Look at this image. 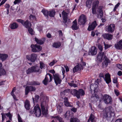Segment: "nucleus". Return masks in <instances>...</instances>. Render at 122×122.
Masks as SVG:
<instances>
[{
	"label": "nucleus",
	"mask_w": 122,
	"mask_h": 122,
	"mask_svg": "<svg viewBox=\"0 0 122 122\" xmlns=\"http://www.w3.org/2000/svg\"><path fill=\"white\" fill-rule=\"evenodd\" d=\"M105 54V52H99L97 56V58L100 62H102L104 60L103 63L107 66L108 63H110V61L108 58L106 57Z\"/></svg>",
	"instance_id": "f257e3e1"
},
{
	"label": "nucleus",
	"mask_w": 122,
	"mask_h": 122,
	"mask_svg": "<svg viewBox=\"0 0 122 122\" xmlns=\"http://www.w3.org/2000/svg\"><path fill=\"white\" fill-rule=\"evenodd\" d=\"M48 101L46 102L44 101L41 102V106L42 112V116L43 115L45 117H47L48 116V104L47 102Z\"/></svg>",
	"instance_id": "f03ea898"
},
{
	"label": "nucleus",
	"mask_w": 122,
	"mask_h": 122,
	"mask_svg": "<svg viewBox=\"0 0 122 122\" xmlns=\"http://www.w3.org/2000/svg\"><path fill=\"white\" fill-rule=\"evenodd\" d=\"M30 113H34L37 117H39L41 115V110L38 105L37 104L34 107L33 110L30 111Z\"/></svg>",
	"instance_id": "7ed1b4c3"
},
{
	"label": "nucleus",
	"mask_w": 122,
	"mask_h": 122,
	"mask_svg": "<svg viewBox=\"0 0 122 122\" xmlns=\"http://www.w3.org/2000/svg\"><path fill=\"white\" fill-rule=\"evenodd\" d=\"M83 58H81V61L78 65L75 66L73 69V71L74 73L80 71L81 70H82L83 68V66L86 65L85 63H84L83 61Z\"/></svg>",
	"instance_id": "20e7f679"
},
{
	"label": "nucleus",
	"mask_w": 122,
	"mask_h": 122,
	"mask_svg": "<svg viewBox=\"0 0 122 122\" xmlns=\"http://www.w3.org/2000/svg\"><path fill=\"white\" fill-rule=\"evenodd\" d=\"M83 58H81V61L78 65L75 66L73 69V71L74 73L80 71L81 70H82L83 68V66L86 65L85 63H84L83 61Z\"/></svg>",
	"instance_id": "39448f33"
},
{
	"label": "nucleus",
	"mask_w": 122,
	"mask_h": 122,
	"mask_svg": "<svg viewBox=\"0 0 122 122\" xmlns=\"http://www.w3.org/2000/svg\"><path fill=\"white\" fill-rule=\"evenodd\" d=\"M112 109L111 107H109L105 108L103 111V115L105 117H110L112 116V114L113 112L111 111Z\"/></svg>",
	"instance_id": "423d86ee"
},
{
	"label": "nucleus",
	"mask_w": 122,
	"mask_h": 122,
	"mask_svg": "<svg viewBox=\"0 0 122 122\" xmlns=\"http://www.w3.org/2000/svg\"><path fill=\"white\" fill-rule=\"evenodd\" d=\"M99 76L100 77L103 78L106 83L107 84H109L111 81L110 75L108 73H106L105 75L104 76L103 73L100 74Z\"/></svg>",
	"instance_id": "0eeeda50"
},
{
	"label": "nucleus",
	"mask_w": 122,
	"mask_h": 122,
	"mask_svg": "<svg viewBox=\"0 0 122 122\" xmlns=\"http://www.w3.org/2000/svg\"><path fill=\"white\" fill-rule=\"evenodd\" d=\"M16 21L18 22L21 23L26 28L31 27V23L28 20L25 21L24 20L21 19H18L16 20Z\"/></svg>",
	"instance_id": "6e6552de"
},
{
	"label": "nucleus",
	"mask_w": 122,
	"mask_h": 122,
	"mask_svg": "<svg viewBox=\"0 0 122 122\" xmlns=\"http://www.w3.org/2000/svg\"><path fill=\"white\" fill-rule=\"evenodd\" d=\"M102 99L104 102L106 104L111 103L112 102V98L111 97L107 94L104 95Z\"/></svg>",
	"instance_id": "1a4fd4ad"
},
{
	"label": "nucleus",
	"mask_w": 122,
	"mask_h": 122,
	"mask_svg": "<svg viewBox=\"0 0 122 122\" xmlns=\"http://www.w3.org/2000/svg\"><path fill=\"white\" fill-rule=\"evenodd\" d=\"M86 16L83 14L81 15L78 19V24L81 25L84 24L86 21Z\"/></svg>",
	"instance_id": "9d476101"
},
{
	"label": "nucleus",
	"mask_w": 122,
	"mask_h": 122,
	"mask_svg": "<svg viewBox=\"0 0 122 122\" xmlns=\"http://www.w3.org/2000/svg\"><path fill=\"white\" fill-rule=\"evenodd\" d=\"M39 71V68L37 66H33L29 68L26 71L27 74H28L33 72H38Z\"/></svg>",
	"instance_id": "9b49d317"
},
{
	"label": "nucleus",
	"mask_w": 122,
	"mask_h": 122,
	"mask_svg": "<svg viewBox=\"0 0 122 122\" xmlns=\"http://www.w3.org/2000/svg\"><path fill=\"white\" fill-rule=\"evenodd\" d=\"M31 47L32 48V50L33 52H37L41 51L42 48L41 46L36 44L32 45L31 46Z\"/></svg>",
	"instance_id": "f8f14e48"
},
{
	"label": "nucleus",
	"mask_w": 122,
	"mask_h": 122,
	"mask_svg": "<svg viewBox=\"0 0 122 122\" xmlns=\"http://www.w3.org/2000/svg\"><path fill=\"white\" fill-rule=\"evenodd\" d=\"M53 79L56 85H57L58 84H60L62 81L59 75L58 74H53Z\"/></svg>",
	"instance_id": "ddd939ff"
},
{
	"label": "nucleus",
	"mask_w": 122,
	"mask_h": 122,
	"mask_svg": "<svg viewBox=\"0 0 122 122\" xmlns=\"http://www.w3.org/2000/svg\"><path fill=\"white\" fill-rule=\"evenodd\" d=\"M37 57V55L34 54H32L30 55H27L26 58L28 60H30L32 62H34Z\"/></svg>",
	"instance_id": "4468645a"
},
{
	"label": "nucleus",
	"mask_w": 122,
	"mask_h": 122,
	"mask_svg": "<svg viewBox=\"0 0 122 122\" xmlns=\"http://www.w3.org/2000/svg\"><path fill=\"white\" fill-rule=\"evenodd\" d=\"M97 51L96 48L94 46H92L89 50L88 54L91 55H95L97 54Z\"/></svg>",
	"instance_id": "2eb2a0df"
},
{
	"label": "nucleus",
	"mask_w": 122,
	"mask_h": 122,
	"mask_svg": "<svg viewBox=\"0 0 122 122\" xmlns=\"http://www.w3.org/2000/svg\"><path fill=\"white\" fill-rule=\"evenodd\" d=\"M36 90V88L35 87L31 86H27L25 89V94H27L29 91H34Z\"/></svg>",
	"instance_id": "dca6fc26"
},
{
	"label": "nucleus",
	"mask_w": 122,
	"mask_h": 122,
	"mask_svg": "<svg viewBox=\"0 0 122 122\" xmlns=\"http://www.w3.org/2000/svg\"><path fill=\"white\" fill-rule=\"evenodd\" d=\"M115 25L113 24H111L108 26L106 27L108 32L112 33L114 30Z\"/></svg>",
	"instance_id": "f3484780"
},
{
	"label": "nucleus",
	"mask_w": 122,
	"mask_h": 122,
	"mask_svg": "<svg viewBox=\"0 0 122 122\" xmlns=\"http://www.w3.org/2000/svg\"><path fill=\"white\" fill-rule=\"evenodd\" d=\"M97 25L96 21H95L92 22L91 25L89 26L87 30L89 31L93 30L94 29Z\"/></svg>",
	"instance_id": "a211bd4d"
},
{
	"label": "nucleus",
	"mask_w": 122,
	"mask_h": 122,
	"mask_svg": "<svg viewBox=\"0 0 122 122\" xmlns=\"http://www.w3.org/2000/svg\"><path fill=\"white\" fill-rule=\"evenodd\" d=\"M62 14L64 20V22L66 23L69 21V19L67 18V14L66 12L63 11L62 12Z\"/></svg>",
	"instance_id": "6ab92c4d"
},
{
	"label": "nucleus",
	"mask_w": 122,
	"mask_h": 122,
	"mask_svg": "<svg viewBox=\"0 0 122 122\" xmlns=\"http://www.w3.org/2000/svg\"><path fill=\"white\" fill-rule=\"evenodd\" d=\"M103 37L105 39L109 40L112 39L113 38L112 35L108 33H105L102 35Z\"/></svg>",
	"instance_id": "aec40b11"
},
{
	"label": "nucleus",
	"mask_w": 122,
	"mask_h": 122,
	"mask_svg": "<svg viewBox=\"0 0 122 122\" xmlns=\"http://www.w3.org/2000/svg\"><path fill=\"white\" fill-rule=\"evenodd\" d=\"M116 48L118 49H121L122 48V39L115 45Z\"/></svg>",
	"instance_id": "412c9836"
},
{
	"label": "nucleus",
	"mask_w": 122,
	"mask_h": 122,
	"mask_svg": "<svg viewBox=\"0 0 122 122\" xmlns=\"http://www.w3.org/2000/svg\"><path fill=\"white\" fill-rule=\"evenodd\" d=\"M64 105L66 107H72L73 106L70 104L68 102V99L67 98H65L64 99Z\"/></svg>",
	"instance_id": "4be33fe9"
},
{
	"label": "nucleus",
	"mask_w": 122,
	"mask_h": 122,
	"mask_svg": "<svg viewBox=\"0 0 122 122\" xmlns=\"http://www.w3.org/2000/svg\"><path fill=\"white\" fill-rule=\"evenodd\" d=\"M78 91L75 89L72 90L70 92V93L74 96H76L78 99L79 98V96L78 94Z\"/></svg>",
	"instance_id": "5701e85b"
},
{
	"label": "nucleus",
	"mask_w": 122,
	"mask_h": 122,
	"mask_svg": "<svg viewBox=\"0 0 122 122\" xmlns=\"http://www.w3.org/2000/svg\"><path fill=\"white\" fill-rule=\"evenodd\" d=\"M1 115H2V118H5V116L6 115L8 117H9L10 120H11L12 115L10 112H9L7 113H1Z\"/></svg>",
	"instance_id": "b1692460"
},
{
	"label": "nucleus",
	"mask_w": 122,
	"mask_h": 122,
	"mask_svg": "<svg viewBox=\"0 0 122 122\" xmlns=\"http://www.w3.org/2000/svg\"><path fill=\"white\" fill-rule=\"evenodd\" d=\"M8 57V56L5 54H0V59L2 61H4Z\"/></svg>",
	"instance_id": "393cba45"
},
{
	"label": "nucleus",
	"mask_w": 122,
	"mask_h": 122,
	"mask_svg": "<svg viewBox=\"0 0 122 122\" xmlns=\"http://www.w3.org/2000/svg\"><path fill=\"white\" fill-rule=\"evenodd\" d=\"M77 24L76 19H75L73 22V25L72 27V29L74 30H76L78 29L77 26Z\"/></svg>",
	"instance_id": "a878e982"
},
{
	"label": "nucleus",
	"mask_w": 122,
	"mask_h": 122,
	"mask_svg": "<svg viewBox=\"0 0 122 122\" xmlns=\"http://www.w3.org/2000/svg\"><path fill=\"white\" fill-rule=\"evenodd\" d=\"M93 0H87L86 2V6L88 8L91 7V5Z\"/></svg>",
	"instance_id": "bb28decb"
},
{
	"label": "nucleus",
	"mask_w": 122,
	"mask_h": 122,
	"mask_svg": "<svg viewBox=\"0 0 122 122\" xmlns=\"http://www.w3.org/2000/svg\"><path fill=\"white\" fill-rule=\"evenodd\" d=\"M98 86L96 84H92L90 85V88L91 90H93L95 92H96V90Z\"/></svg>",
	"instance_id": "cd10ccee"
},
{
	"label": "nucleus",
	"mask_w": 122,
	"mask_h": 122,
	"mask_svg": "<svg viewBox=\"0 0 122 122\" xmlns=\"http://www.w3.org/2000/svg\"><path fill=\"white\" fill-rule=\"evenodd\" d=\"M35 39L37 43L40 44H42L44 43V41L43 40V39H39L36 37L35 38Z\"/></svg>",
	"instance_id": "c85d7f7f"
},
{
	"label": "nucleus",
	"mask_w": 122,
	"mask_h": 122,
	"mask_svg": "<svg viewBox=\"0 0 122 122\" xmlns=\"http://www.w3.org/2000/svg\"><path fill=\"white\" fill-rule=\"evenodd\" d=\"M30 105L29 102L27 100H26L25 102V107L27 110H29L30 109Z\"/></svg>",
	"instance_id": "c756f323"
},
{
	"label": "nucleus",
	"mask_w": 122,
	"mask_h": 122,
	"mask_svg": "<svg viewBox=\"0 0 122 122\" xmlns=\"http://www.w3.org/2000/svg\"><path fill=\"white\" fill-rule=\"evenodd\" d=\"M78 94L79 96V98H80V96L81 95L83 96L85 94L84 92L82 89H79L78 91Z\"/></svg>",
	"instance_id": "7c9ffc66"
},
{
	"label": "nucleus",
	"mask_w": 122,
	"mask_h": 122,
	"mask_svg": "<svg viewBox=\"0 0 122 122\" xmlns=\"http://www.w3.org/2000/svg\"><path fill=\"white\" fill-rule=\"evenodd\" d=\"M97 11L99 13L101 17H102L103 15L102 7V6H99L98 8Z\"/></svg>",
	"instance_id": "2f4dec72"
},
{
	"label": "nucleus",
	"mask_w": 122,
	"mask_h": 122,
	"mask_svg": "<svg viewBox=\"0 0 122 122\" xmlns=\"http://www.w3.org/2000/svg\"><path fill=\"white\" fill-rule=\"evenodd\" d=\"M41 12L45 15V16H46L47 18H48L49 11H48L46 10H43L41 11Z\"/></svg>",
	"instance_id": "473e14b6"
},
{
	"label": "nucleus",
	"mask_w": 122,
	"mask_h": 122,
	"mask_svg": "<svg viewBox=\"0 0 122 122\" xmlns=\"http://www.w3.org/2000/svg\"><path fill=\"white\" fill-rule=\"evenodd\" d=\"M99 2L98 0H95L93 3L92 7L97 8L98 6Z\"/></svg>",
	"instance_id": "72a5a7b5"
},
{
	"label": "nucleus",
	"mask_w": 122,
	"mask_h": 122,
	"mask_svg": "<svg viewBox=\"0 0 122 122\" xmlns=\"http://www.w3.org/2000/svg\"><path fill=\"white\" fill-rule=\"evenodd\" d=\"M40 83L38 81H32L30 83L29 85H39Z\"/></svg>",
	"instance_id": "f704fd0d"
},
{
	"label": "nucleus",
	"mask_w": 122,
	"mask_h": 122,
	"mask_svg": "<svg viewBox=\"0 0 122 122\" xmlns=\"http://www.w3.org/2000/svg\"><path fill=\"white\" fill-rule=\"evenodd\" d=\"M18 27V24L16 23H14L11 24V28L12 29H15L17 28Z\"/></svg>",
	"instance_id": "c9c22d12"
},
{
	"label": "nucleus",
	"mask_w": 122,
	"mask_h": 122,
	"mask_svg": "<svg viewBox=\"0 0 122 122\" xmlns=\"http://www.w3.org/2000/svg\"><path fill=\"white\" fill-rule=\"evenodd\" d=\"M55 11L54 10L49 11L48 15L50 17H53L55 15Z\"/></svg>",
	"instance_id": "e433bc0d"
},
{
	"label": "nucleus",
	"mask_w": 122,
	"mask_h": 122,
	"mask_svg": "<svg viewBox=\"0 0 122 122\" xmlns=\"http://www.w3.org/2000/svg\"><path fill=\"white\" fill-rule=\"evenodd\" d=\"M71 113V112L70 111H67L66 113L65 114V116L66 118L68 119L70 117V113Z\"/></svg>",
	"instance_id": "4c0bfd02"
},
{
	"label": "nucleus",
	"mask_w": 122,
	"mask_h": 122,
	"mask_svg": "<svg viewBox=\"0 0 122 122\" xmlns=\"http://www.w3.org/2000/svg\"><path fill=\"white\" fill-rule=\"evenodd\" d=\"M61 45V44L60 43H54L52 45V46L53 47H55L56 48H58Z\"/></svg>",
	"instance_id": "58836bf2"
},
{
	"label": "nucleus",
	"mask_w": 122,
	"mask_h": 122,
	"mask_svg": "<svg viewBox=\"0 0 122 122\" xmlns=\"http://www.w3.org/2000/svg\"><path fill=\"white\" fill-rule=\"evenodd\" d=\"M16 90V88L15 87H14L12 90V91L11 93V95L14 98L15 100H16V97L15 96L14 94V92Z\"/></svg>",
	"instance_id": "ea45409f"
},
{
	"label": "nucleus",
	"mask_w": 122,
	"mask_h": 122,
	"mask_svg": "<svg viewBox=\"0 0 122 122\" xmlns=\"http://www.w3.org/2000/svg\"><path fill=\"white\" fill-rule=\"evenodd\" d=\"M48 80V79L47 77V75H46L45 79L43 81V83L44 85H46L47 84Z\"/></svg>",
	"instance_id": "a19ab883"
},
{
	"label": "nucleus",
	"mask_w": 122,
	"mask_h": 122,
	"mask_svg": "<svg viewBox=\"0 0 122 122\" xmlns=\"http://www.w3.org/2000/svg\"><path fill=\"white\" fill-rule=\"evenodd\" d=\"M52 118H54L55 119H56L58 120L60 122H64L62 120V119L59 116H56L55 117L52 116Z\"/></svg>",
	"instance_id": "79ce46f5"
},
{
	"label": "nucleus",
	"mask_w": 122,
	"mask_h": 122,
	"mask_svg": "<svg viewBox=\"0 0 122 122\" xmlns=\"http://www.w3.org/2000/svg\"><path fill=\"white\" fill-rule=\"evenodd\" d=\"M94 115L91 114L89 117V120H90L91 122H95V121L94 120Z\"/></svg>",
	"instance_id": "37998d69"
},
{
	"label": "nucleus",
	"mask_w": 122,
	"mask_h": 122,
	"mask_svg": "<svg viewBox=\"0 0 122 122\" xmlns=\"http://www.w3.org/2000/svg\"><path fill=\"white\" fill-rule=\"evenodd\" d=\"M70 122H79V121L76 118H71Z\"/></svg>",
	"instance_id": "c03bdc74"
},
{
	"label": "nucleus",
	"mask_w": 122,
	"mask_h": 122,
	"mask_svg": "<svg viewBox=\"0 0 122 122\" xmlns=\"http://www.w3.org/2000/svg\"><path fill=\"white\" fill-rule=\"evenodd\" d=\"M28 29V31L30 34L32 35H34V32L33 29L30 28V27H29L27 28Z\"/></svg>",
	"instance_id": "a18cd8bd"
},
{
	"label": "nucleus",
	"mask_w": 122,
	"mask_h": 122,
	"mask_svg": "<svg viewBox=\"0 0 122 122\" xmlns=\"http://www.w3.org/2000/svg\"><path fill=\"white\" fill-rule=\"evenodd\" d=\"M40 68L42 69L43 68L45 69V65L42 62L40 61Z\"/></svg>",
	"instance_id": "49530a36"
},
{
	"label": "nucleus",
	"mask_w": 122,
	"mask_h": 122,
	"mask_svg": "<svg viewBox=\"0 0 122 122\" xmlns=\"http://www.w3.org/2000/svg\"><path fill=\"white\" fill-rule=\"evenodd\" d=\"M0 72L1 76L5 75L6 74V72L5 69H1L0 70Z\"/></svg>",
	"instance_id": "de8ad7c7"
},
{
	"label": "nucleus",
	"mask_w": 122,
	"mask_h": 122,
	"mask_svg": "<svg viewBox=\"0 0 122 122\" xmlns=\"http://www.w3.org/2000/svg\"><path fill=\"white\" fill-rule=\"evenodd\" d=\"M104 45L105 46V49H107L109 48L112 46L111 45L105 44L104 42Z\"/></svg>",
	"instance_id": "09e8293b"
},
{
	"label": "nucleus",
	"mask_w": 122,
	"mask_h": 122,
	"mask_svg": "<svg viewBox=\"0 0 122 122\" xmlns=\"http://www.w3.org/2000/svg\"><path fill=\"white\" fill-rule=\"evenodd\" d=\"M96 8L92 7V14H95L96 13L97 11Z\"/></svg>",
	"instance_id": "8fccbe9b"
},
{
	"label": "nucleus",
	"mask_w": 122,
	"mask_h": 122,
	"mask_svg": "<svg viewBox=\"0 0 122 122\" xmlns=\"http://www.w3.org/2000/svg\"><path fill=\"white\" fill-rule=\"evenodd\" d=\"M57 109L59 113H61L62 111L61 107L60 106H58L57 107Z\"/></svg>",
	"instance_id": "3c124183"
},
{
	"label": "nucleus",
	"mask_w": 122,
	"mask_h": 122,
	"mask_svg": "<svg viewBox=\"0 0 122 122\" xmlns=\"http://www.w3.org/2000/svg\"><path fill=\"white\" fill-rule=\"evenodd\" d=\"M70 90L69 89H66L64 91L61 92L65 94V93L70 92Z\"/></svg>",
	"instance_id": "603ef678"
},
{
	"label": "nucleus",
	"mask_w": 122,
	"mask_h": 122,
	"mask_svg": "<svg viewBox=\"0 0 122 122\" xmlns=\"http://www.w3.org/2000/svg\"><path fill=\"white\" fill-rule=\"evenodd\" d=\"M68 84L69 86H73L74 87H77V85L74 83H68Z\"/></svg>",
	"instance_id": "864d4df0"
},
{
	"label": "nucleus",
	"mask_w": 122,
	"mask_h": 122,
	"mask_svg": "<svg viewBox=\"0 0 122 122\" xmlns=\"http://www.w3.org/2000/svg\"><path fill=\"white\" fill-rule=\"evenodd\" d=\"M57 62V61L54 60L53 61L51 62L49 64V65L50 66H52L55 63H56Z\"/></svg>",
	"instance_id": "5fc2aeb1"
},
{
	"label": "nucleus",
	"mask_w": 122,
	"mask_h": 122,
	"mask_svg": "<svg viewBox=\"0 0 122 122\" xmlns=\"http://www.w3.org/2000/svg\"><path fill=\"white\" fill-rule=\"evenodd\" d=\"M120 4V3H118L117 5H116L114 8L113 11H115L116 10V9L118 8Z\"/></svg>",
	"instance_id": "6e6d98bb"
},
{
	"label": "nucleus",
	"mask_w": 122,
	"mask_h": 122,
	"mask_svg": "<svg viewBox=\"0 0 122 122\" xmlns=\"http://www.w3.org/2000/svg\"><path fill=\"white\" fill-rule=\"evenodd\" d=\"M18 122H22V119L19 114H18Z\"/></svg>",
	"instance_id": "4d7b16f0"
},
{
	"label": "nucleus",
	"mask_w": 122,
	"mask_h": 122,
	"mask_svg": "<svg viewBox=\"0 0 122 122\" xmlns=\"http://www.w3.org/2000/svg\"><path fill=\"white\" fill-rule=\"evenodd\" d=\"M35 16L32 15H30L29 16V19L31 20L35 19Z\"/></svg>",
	"instance_id": "13d9d810"
},
{
	"label": "nucleus",
	"mask_w": 122,
	"mask_h": 122,
	"mask_svg": "<svg viewBox=\"0 0 122 122\" xmlns=\"http://www.w3.org/2000/svg\"><path fill=\"white\" fill-rule=\"evenodd\" d=\"M117 67L119 69L122 70V65L120 64L117 65Z\"/></svg>",
	"instance_id": "bf43d9fd"
},
{
	"label": "nucleus",
	"mask_w": 122,
	"mask_h": 122,
	"mask_svg": "<svg viewBox=\"0 0 122 122\" xmlns=\"http://www.w3.org/2000/svg\"><path fill=\"white\" fill-rule=\"evenodd\" d=\"M117 78L115 77L113 79V82L114 83H116L117 81Z\"/></svg>",
	"instance_id": "052dcab7"
},
{
	"label": "nucleus",
	"mask_w": 122,
	"mask_h": 122,
	"mask_svg": "<svg viewBox=\"0 0 122 122\" xmlns=\"http://www.w3.org/2000/svg\"><path fill=\"white\" fill-rule=\"evenodd\" d=\"M114 92L115 94H116L117 96L119 95V92L118 90L115 89L114 90Z\"/></svg>",
	"instance_id": "680f3d73"
},
{
	"label": "nucleus",
	"mask_w": 122,
	"mask_h": 122,
	"mask_svg": "<svg viewBox=\"0 0 122 122\" xmlns=\"http://www.w3.org/2000/svg\"><path fill=\"white\" fill-rule=\"evenodd\" d=\"M98 47L99 49L101 51L100 52H102V51L103 48L102 46L101 45H99L98 46Z\"/></svg>",
	"instance_id": "e2e57ef3"
},
{
	"label": "nucleus",
	"mask_w": 122,
	"mask_h": 122,
	"mask_svg": "<svg viewBox=\"0 0 122 122\" xmlns=\"http://www.w3.org/2000/svg\"><path fill=\"white\" fill-rule=\"evenodd\" d=\"M39 97L38 95L35 96V99L36 102H37L38 100Z\"/></svg>",
	"instance_id": "0e129e2a"
},
{
	"label": "nucleus",
	"mask_w": 122,
	"mask_h": 122,
	"mask_svg": "<svg viewBox=\"0 0 122 122\" xmlns=\"http://www.w3.org/2000/svg\"><path fill=\"white\" fill-rule=\"evenodd\" d=\"M48 74L49 75V76H50V81H52V79H53V77H52V76L51 75V74Z\"/></svg>",
	"instance_id": "69168bd1"
},
{
	"label": "nucleus",
	"mask_w": 122,
	"mask_h": 122,
	"mask_svg": "<svg viewBox=\"0 0 122 122\" xmlns=\"http://www.w3.org/2000/svg\"><path fill=\"white\" fill-rule=\"evenodd\" d=\"M71 110L74 112H75L76 111L77 109L76 108L73 107L71 109Z\"/></svg>",
	"instance_id": "338daca9"
},
{
	"label": "nucleus",
	"mask_w": 122,
	"mask_h": 122,
	"mask_svg": "<svg viewBox=\"0 0 122 122\" xmlns=\"http://www.w3.org/2000/svg\"><path fill=\"white\" fill-rule=\"evenodd\" d=\"M115 122H122V119H118Z\"/></svg>",
	"instance_id": "774afa93"
}]
</instances>
